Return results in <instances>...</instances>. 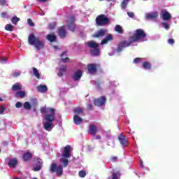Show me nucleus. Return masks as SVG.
<instances>
[{
	"label": "nucleus",
	"instance_id": "nucleus-1",
	"mask_svg": "<svg viewBox=\"0 0 179 179\" xmlns=\"http://www.w3.org/2000/svg\"><path fill=\"white\" fill-rule=\"evenodd\" d=\"M28 43L30 45H34L36 51L44 50L45 43L36 37L34 34H31L28 36Z\"/></svg>",
	"mask_w": 179,
	"mask_h": 179
},
{
	"label": "nucleus",
	"instance_id": "nucleus-2",
	"mask_svg": "<svg viewBox=\"0 0 179 179\" xmlns=\"http://www.w3.org/2000/svg\"><path fill=\"white\" fill-rule=\"evenodd\" d=\"M41 114H46L45 116L46 122H54L55 120V109L43 107L41 108ZM48 113H50V114H48Z\"/></svg>",
	"mask_w": 179,
	"mask_h": 179
},
{
	"label": "nucleus",
	"instance_id": "nucleus-3",
	"mask_svg": "<svg viewBox=\"0 0 179 179\" xmlns=\"http://www.w3.org/2000/svg\"><path fill=\"white\" fill-rule=\"evenodd\" d=\"M131 43H138L143 41V38H146V33L142 29H136L133 36H130Z\"/></svg>",
	"mask_w": 179,
	"mask_h": 179
},
{
	"label": "nucleus",
	"instance_id": "nucleus-4",
	"mask_svg": "<svg viewBox=\"0 0 179 179\" xmlns=\"http://www.w3.org/2000/svg\"><path fill=\"white\" fill-rule=\"evenodd\" d=\"M89 48H93L90 50V54L92 57H99L100 55V48H99V44L93 41L87 42Z\"/></svg>",
	"mask_w": 179,
	"mask_h": 179
},
{
	"label": "nucleus",
	"instance_id": "nucleus-5",
	"mask_svg": "<svg viewBox=\"0 0 179 179\" xmlns=\"http://www.w3.org/2000/svg\"><path fill=\"white\" fill-rule=\"evenodd\" d=\"M95 22L98 26H106L110 23V19L106 15L101 14L96 17Z\"/></svg>",
	"mask_w": 179,
	"mask_h": 179
},
{
	"label": "nucleus",
	"instance_id": "nucleus-6",
	"mask_svg": "<svg viewBox=\"0 0 179 179\" xmlns=\"http://www.w3.org/2000/svg\"><path fill=\"white\" fill-rule=\"evenodd\" d=\"M50 171L52 173H56L58 177H61L64 174V167L62 165H57L55 163L51 164Z\"/></svg>",
	"mask_w": 179,
	"mask_h": 179
},
{
	"label": "nucleus",
	"instance_id": "nucleus-7",
	"mask_svg": "<svg viewBox=\"0 0 179 179\" xmlns=\"http://www.w3.org/2000/svg\"><path fill=\"white\" fill-rule=\"evenodd\" d=\"M75 15H72L67 20V27L70 31H75L76 29V25L75 24Z\"/></svg>",
	"mask_w": 179,
	"mask_h": 179
},
{
	"label": "nucleus",
	"instance_id": "nucleus-8",
	"mask_svg": "<svg viewBox=\"0 0 179 179\" xmlns=\"http://www.w3.org/2000/svg\"><path fill=\"white\" fill-rule=\"evenodd\" d=\"M134 42H131V38H129V42L127 41H123L120 43L117 48L116 49L117 52H121L122 50L126 48V47H130L131 44H132Z\"/></svg>",
	"mask_w": 179,
	"mask_h": 179
},
{
	"label": "nucleus",
	"instance_id": "nucleus-9",
	"mask_svg": "<svg viewBox=\"0 0 179 179\" xmlns=\"http://www.w3.org/2000/svg\"><path fill=\"white\" fill-rule=\"evenodd\" d=\"M88 73L90 75H94L97 73V68H100V64H89L87 65Z\"/></svg>",
	"mask_w": 179,
	"mask_h": 179
},
{
	"label": "nucleus",
	"instance_id": "nucleus-10",
	"mask_svg": "<svg viewBox=\"0 0 179 179\" xmlns=\"http://www.w3.org/2000/svg\"><path fill=\"white\" fill-rule=\"evenodd\" d=\"M106 101H107L106 96H102L100 98L94 99L93 103L96 107H101L106 104Z\"/></svg>",
	"mask_w": 179,
	"mask_h": 179
},
{
	"label": "nucleus",
	"instance_id": "nucleus-11",
	"mask_svg": "<svg viewBox=\"0 0 179 179\" xmlns=\"http://www.w3.org/2000/svg\"><path fill=\"white\" fill-rule=\"evenodd\" d=\"M106 33H107V29H101L92 35L93 38H101V37H104L106 36Z\"/></svg>",
	"mask_w": 179,
	"mask_h": 179
},
{
	"label": "nucleus",
	"instance_id": "nucleus-12",
	"mask_svg": "<svg viewBox=\"0 0 179 179\" xmlns=\"http://www.w3.org/2000/svg\"><path fill=\"white\" fill-rule=\"evenodd\" d=\"M71 145H67L66 146H65L64 148V150H63V153H62V156L63 157H65L66 159H69V157H71Z\"/></svg>",
	"mask_w": 179,
	"mask_h": 179
},
{
	"label": "nucleus",
	"instance_id": "nucleus-13",
	"mask_svg": "<svg viewBox=\"0 0 179 179\" xmlns=\"http://www.w3.org/2000/svg\"><path fill=\"white\" fill-rule=\"evenodd\" d=\"M66 29L64 26H62L57 29V34L60 38H65L66 37Z\"/></svg>",
	"mask_w": 179,
	"mask_h": 179
},
{
	"label": "nucleus",
	"instance_id": "nucleus-14",
	"mask_svg": "<svg viewBox=\"0 0 179 179\" xmlns=\"http://www.w3.org/2000/svg\"><path fill=\"white\" fill-rule=\"evenodd\" d=\"M36 167H34V171H40L41 170V166L43 165V159L40 158H37L36 160L34 161Z\"/></svg>",
	"mask_w": 179,
	"mask_h": 179
},
{
	"label": "nucleus",
	"instance_id": "nucleus-15",
	"mask_svg": "<svg viewBox=\"0 0 179 179\" xmlns=\"http://www.w3.org/2000/svg\"><path fill=\"white\" fill-rule=\"evenodd\" d=\"M118 140L120 143L122 144V146H128V139L122 134H120V136H118Z\"/></svg>",
	"mask_w": 179,
	"mask_h": 179
},
{
	"label": "nucleus",
	"instance_id": "nucleus-16",
	"mask_svg": "<svg viewBox=\"0 0 179 179\" xmlns=\"http://www.w3.org/2000/svg\"><path fill=\"white\" fill-rule=\"evenodd\" d=\"M33 159V154L29 151H27L22 155V159L24 162H29Z\"/></svg>",
	"mask_w": 179,
	"mask_h": 179
},
{
	"label": "nucleus",
	"instance_id": "nucleus-17",
	"mask_svg": "<svg viewBox=\"0 0 179 179\" xmlns=\"http://www.w3.org/2000/svg\"><path fill=\"white\" fill-rule=\"evenodd\" d=\"M161 13H162V15L163 20H171V14H170V13H169L167 10H162L161 11Z\"/></svg>",
	"mask_w": 179,
	"mask_h": 179
},
{
	"label": "nucleus",
	"instance_id": "nucleus-18",
	"mask_svg": "<svg viewBox=\"0 0 179 179\" xmlns=\"http://www.w3.org/2000/svg\"><path fill=\"white\" fill-rule=\"evenodd\" d=\"M88 132L90 135H92V136H94L97 133V127H96L94 124L90 125V129Z\"/></svg>",
	"mask_w": 179,
	"mask_h": 179
},
{
	"label": "nucleus",
	"instance_id": "nucleus-19",
	"mask_svg": "<svg viewBox=\"0 0 179 179\" xmlns=\"http://www.w3.org/2000/svg\"><path fill=\"white\" fill-rule=\"evenodd\" d=\"M83 74H82V70H77L73 76V79L76 81L80 80Z\"/></svg>",
	"mask_w": 179,
	"mask_h": 179
},
{
	"label": "nucleus",
	"instance_id": "nucleus-20",
	"mask_svg": "<svg viewBox=\"0 0 179 179\" xmlns=\"http://www.w3.org/2000/svg\"><path fill=\"white\" fill-rule=\"evenodd\" d=\"M17 162H18L17 158H13L9 160L8 164L9 167H12L13 169H15V167L17 166Z\"/></svg>",
	"mask_w": 179,
	"mask_h": 179
},
{
	"label": "nucleus",
	"instance_id": "nucleus-21",
	"mask_svg": "<svg viewBox=\"0 0 179 179\" xmlns=\"http://www.w3.org/2000/svg\"><path fill=\"white\" fill-rule=\"evenodd\" d=\"M113 35L109 34L106 36L101 42V45H104V44H107L108 41H113Z\"/></svg>",
	"mask_w": 179,
	"mask_h": 179
},
{
	"label": "nucleus",
	"instance_id": "nucleus-22",
	"mask_svg": "<svg viewBox=\"0 0 179 179\" xmlns=\"http://www.w3.org/2000/svg\"><path fill=\"white\" fill-rule=\"evenodd\" d=\"M37 90L39 93H47L48 92V88L47 85H40L37 87Z\"/></svg>",
	"mask_w": 179,
	"mask_h": 179
},
{
	"label": "nucleus",
	"instance_id": "nucleus-23",
	"mask_svg": "<svg viewBox=\"0 0 179 179\" xmlns=\"http://www.w3.org/2000/svg\"><path fill=\"white\" fill-rule=\"evenodd\" d=\"M46 40L50 41V43H55V41H57V36H55V34H49L46 36Z\"/></svg>",
	"mask_w": 179,
	"mask_h": 179
},
{
	"label": "nucleus",
	"instance_id": "nucleus-24",
	"mask_svg": "<svg viewBox=\"0 0 179 179\" xmlns=\"http://www.w3.org/2000/svg\"><path fill=\"white\" fill-rule=\"evenodd\" d=\"M73 122L76 125H80V124H82L83 122V119H82V117H80L79 115H76L73 117Z\"/></svg>",
	"mask_w": 179,
	"mask_h": 179
},
{
	"label": "nucleus",
	"instance_id": "nucleus-25",
	"mask_svg": "<svg viewBox=\"0 0 179 179\" xmlns=\"http://www.w3.org/2000/svg\"><path fill=\"white\" fill-rule=\"evenodd\" d=\"M43 128L45 131H48V132L52 131V123L50 122H45Z\"/></svg>",
	"mask_w": 179,
	"mask_h": 179
},
{
	"label": "nucleus",
	"instance_id": "nucleus-26",
	"mask_svg": "<svg viewBox=\"0 0 179 179\" xmlns=\"http://www.w3.org/2000/svg\"><path fill=\"white\" fill-rule=\"evenodd\" d=\"M157 16V13H150L146 14V19H148V20H152L153 19H156Z\"/></svg>",
	"mask_w": 179,
	"mask_h": 179
},
{
	"label": "nucleus",
	"instance_id": "nucleus-27",
	"mask_svg": "<svg viewBox=\"0 0 179 179\" xmlns=\"http://www.w3.org/2000/svg\"><path fill=\"white\" fill-rule=\"evenodd\" d=\"M12 90L13 92L22 90V85L20 84V83H16L15 84L13 85Z\"/></svg>",
	"mask_w": 179,
	"mask_h": 179
},
{
	"label": "nucleus",
	"instance_id": "nucleus-28",
	"mask_svg": "<svg viewBox=\"0 0 179 179\" xmlns=\"http://www.w3.org/2000/svg\"><path fill=\"white\" fill-rule=\"evenodd\" d=\"M65 72H66V66H62L59 69V71L57 73V75L60 78H62V76H64V73H65Z\"/></svg>",
	"mask_w": 179,
	"mask_h": 179
},
{
	"label": "nucleus",
	"instance_id": "nucleus-29",
	"mask_svg": "<svg viewBox=\"0 0 179 179\" xmlns=\"http://www.w3.org/2000/svg\"><path fill=\"white\" fill-rule=\"evenodd\" d=\"M85 111V108H73V113H75V114H77V115H79L80 114H83Z\"/></svg>",
	"mask_w": 179,
	"mask_h": 179
},
{
	"label": "nucleus",
	"instance_id": "nucleus-30",
	"mask_svg": "<svg viewBox=\"0 0 179 179\" xmlns=\"http://www.w3.org/2000/svg\"><path fill=\"white\" fill-rule=\"evenodd\" d=\"M33 73L34 76L36 78V79H41V76H40V73L38 72V70L36 67L32 68Z\"/></svg>",
	"mask_w": 179,
	"mask_h": 179
},
{
	"label": "nucleus",
	"instance_id": "nucleus-31",
	"mask_svg": "<svg viewBox=\"0 0 179 179\" xmlns=\"http://www.w3.org/2000/svg\"><path fill=\"white\" fill-rule=\"evenodd\" d=\"M26 93H24L23 91L17 92L15 94V97H20V99H24Z\"/></svg>",
	"mask_w": 179,
	"mask_h": 179
},
{
	"label": "nucleus",
	"instance_id": "nucleus-32",
	"mask_svg": "<svg viewBox=\"0 0 179 179\" xmlns=\"http://www.w3.org/2000/svg\"><path fill=\"white\" fill-rule=\"evenodd\" d=\"M115 31H117L120 34H122V33H124V29H122V27L120 25H116L115 27Z\"/></svg>",
	"mask_w": 179,
	"mask_h": 179
},
{
	"label": "nucleus",
	"instance_id": "nucleus-33",
	"mask_svg": "<svg viewBox=\"0 0 179 179\" xmlns=\"http://www.w3.org/2000/svg\"><path fill=\"white\" fill-rule=\"evenodd\" d=\"M143 67L144 69H152V64L149 63L148 62H145L143 63Z\"/></svg>",
	"mask_w": 179,
	"mask_h": 179
},
{
	"label": "nucleus",
	"instance_id": "nucleus-34",
	"mask_svg": "<svg viewBox=\"0 0 179 179\" xmlns=\"http://www.w3.org/2000/svg\"><path fill=\"white\" fill-rule=\"evenodd\" d=\"M60 163H63L64 167H66L69 164V161L66 158H61Z\"/></svg>",
	"mask_w": 179,
	"mask_h": 179
},
{
	"label": "nucleus",
	"instance_id": "nucleus-35",
	"mask_svg": "<svg viewBox=\"0 0 179 179\" xmlns=\"http://www.w3.org/2000/svg\"><path fill=\"white\" fill-rule=\"evenodd\" d=\"M24 108L25 110H31V105L28 101L24 103Z\"/></svg>",
	"mask_w": 179,
	"mask_h": 179
},
{
	"label": "nucleus",
	"instance_id": "nucleus-36",
	"mask_svg": "<svg viewBox=\"0 0 179 179\" xmlns=\"http://www.w3.org/2000/svg\"><path fill=\"white\" fill-rule=\"evenodd\" d=\"M5 29L8 31H12L13 30V26L10 24H8L7 25H6Z\"/></svg>",
	"mask_w": 179,
	"mask_h": 179
},
{
	"label": "nucleus",
	"instance_id": "nucleus-37",
	"mask_svg": "<svg viewBox=\"0 0 179 179\" xmlns=\"http://www.w3.org/2000/svg\"><path fill=\"white\" fill-rule=\"evenodd\" d=\"M143 60V58L141 57H136L133 60L134 64H140V62H142Z\"/></svg>",
	"mask_w": 179,
	"mask_h": 179
},
{
	"label": "nucleus",
	"instance_id": "nucleus-38",
	"mask_svg": "<svg viewBox=\"0 0 179 179\" xmlns=\"http://www.w3.org/2000/svg\"><path fill=\"white\" fill-rule=\"evenodd\" d=\"M101 81H100V80H98L94 82V85L95 86L97 87V89H101Z\"/></svg>",
	"mask_w": 179,
	"mask_h": 179
},
{
	"label": "nucleus",
	"instance_id": "nucleus-39",
	"mask_svg": "<svg viewBox=\"0 0 179 179\" xmlns=\"http://www.w3.org/2000/svg\"><path fill=\"white\" fill-rule=\"evenodd\" d=\"M20 20V18L17 17H14L12 19V23L13 24H17V22Z\"/></svg>",
	"mask_w": 179,
	"mask_h": 179
},
{
	"label": "nucleus",
	"instance_id": "nucleus-40",
	"mask_svg": "<svg viewBox=\"0 0 179 179\" xmlns=\"http://www.w3.org/2000/svg\"><path fill=\"white\" fill-rule=\"evenodd\" d=\"M78 174L79 177H80L81 178H85V177H86V171H80Z\"/></svg>",
	"mask_w": 179,
	"mask_h": 179
},
{
	"label": "nucleus",
	"instance_id": "nucleus-41",
	"mask_svg": "<svg viewBox=\"0 0 179 179\" xmlns=\"http://www.w3.org/2000/svg\"><path fill=\"white\" fill-rule=\"evenodd\" d=\"M128 2H129V0H123L122 2V8H127V5H128Z\"/></svg>",
	"mask_w": 179,
	"mask_h": 179
},
{
	"label": "nucleus",
	"instance_id": "nucleus-42",
	"mask_svg": "<svg viewBox=\"0 0 179 179\" xmlns=\"http://www.w3.org/2000/svg\"><path fill=\"white\" fill-rule=\"evenodd\" d=\"M27 22H28V24L31 26V27H34V22H33V20H31V19L29 18L27 20Z\"/></svg>",
	"mask_w": 179,
	"mask_h": 179
},
{
	"label": "nucleus",
	"instance_id": "nucleus-43",
	"mask_svg": "<svg viewBox=\"0 0 179 179\" xmlns=\"http://www.w3.org/2000/svg\"><path fill=\"white\" fill-rule=\"evenodd\" d=\"M162 26L166 29V30H169V29H170V25H169L167 22H162Z\"/></svg>",
	"mask_w": 179,
	"mask_h": 179
},
{
	"label": "nucleus",
	"instance_id": "nucleus-44",
	"mask_svg": "<svg viewBox=\"0 0 179 179\" xmlns=\"http://www.w3.org/2000/svg\"><path fill=\"white\" fill-rule=\"evenodd\" d=\"M1 16L3 19H8V13L6 12L1 13Z\"/></svg>",
	"mask_w": 179,
	"mask_h": 179
},
{
	"label": "nucleus",
	"instance_id": "nucleus-45",
	"mask_svg": "<svg viewBox=\"0 0 179 179\" xmlns=\"http://www.w3.org/2000/svg\"><path fill=\"white\" fill-rule=\"evenodd\" d=\"M6 61H8V57H1L0 58V62H1V64H5V62H6Z\"/></svg>",
	"mask_w": 179,
	"mask_h": 179
},
{
	"label": "nucleus",
	"instance_id": "nucleus-46",
	"mask_svg": "<svg viewBox=\"0 0 179 179\" xmlns=\"http://www.w3.org/2000/svg\"><path fill=\"white\" fill-rule=\"evenodd\" d=\"M118 172L113 173L112 175V179H118Z\"/></svg>",
	"mask_w": 179,
	"mask_h": 179
},
{
	"label": "nucleus",
	"instance_id": "nucleus-47",
	"mask_svg": "<svg viewBox=\"0 0 179 179\" xmlns=\"http://www.w3.org/2000/svg\"><path fill=\"white\" fill-rule=\"evenodd\" d=\"M127 15L129 16V17H131V19H134L135 14L132 12H128Z\"/></svg>",
	"mask_w": 179,
	"mask_h": 179
},
{
	"label": "nucleus",
	"instance_id": "nucleus-48",
	"mask_svg": "<svg viewBox=\"0 0 179 179\" xmlns=\"http://www.w3.org/2000/svg\"><path fill=\"white\" fill-rule=\"evenodd\" d=\"M48 28L50 29V30H52L53 29H55V24H48Z\"/></svg>",
	"mask_w": 179,
	"mask_h": 179
},
{
	"label": "nucleus",
	"instance_id": "nucleus-49",
	"mask_svg": "<svg viewBox=\"0 0 179 179\" xmlns=\"http://www.w3.org/2000/svg\"><path fill=\"white\" fill-rule=\"evenodd\" d=\"M22 106V104L21 102H17V103H15V107H16V108H21Z\"/></svg>",
	"mask_w": 179,
	"mask_h": 179
},
{
	"label": "nucleus",
	"instance_id": "nucleus-50",
	"mask_svg": "<svg viewBox=\"0 0 179 179\" xmlns=\"http://www.w3.org/2000/svg\"><path fill=\"white\" fill-rule=\"evenodd\" d=\"M168 43H169V44H171V45H173V44H174V43H175V41L173 38H169L168 40Z\"/></svg>",
	"mask_w": 179,
	"mask_h": 179
},
{
	"label": "nucleus",
	"instance_id": "nucleus-51",
	"mask_svg": "<svg viewBox=\"0 0 179 179\" xmlns=\"http://www.w3.org/2000/svg\"><path fill=\"white\" fill-rule=\"evenodd\" d=\"M62 62H68L69 61V57L61 58Z\"/></svg>",
	"mask_w": 179,
	"mask_h": 179
},
{
	"label": "nucleus",
	"instance_id": "nucleus-52",
	"mask_svg": "<svg viewBox=\"0 0 179 179\" xmlns=\"http://www.w3.org/2000/svg\"><path fill=\"white\" fill-rule=\"evenodd\" d=\"M13 78H17V76H20V73L15 72L13 74Z\"/></svg>",
	"mask_w": 179,
	"mask_h": 179
},
{
	"label": "nucleus",
	"instance_id": "nucleus-53",
	"mask_svg": "<svg viewBox=\"0 0 179 179\" xmlns=\"http://www.w3.org/2000/svg\"><path fill=\"white\" fill-rule=\"evenodd\" d=\"M6 4V0H0V5L3 6Z\"/></svg>",
	"mask_w": 179,
	"mask_h": 179
},
{
	"label": "nucleus",
	"instance_id": "nucleus-54",
	"mask_svg": "<svg viewBox=\"0 0 179 179\" xmlns=\"http://www.w3.org/2000/svg\"><path fill=\"white\" fill-rule=\"evenodd\" d=\"M3 111H5V108L3 106L0 107V114H3Z\"/></svg>",
	"mask_w": 179,
	"mask_h": 179
},
{
	"label": "nucleus",
	"instance_id": "nucleus-55",
	"mask_svg": "<svg viewBox=\"0 0 179 179\" xmlns=\"http://www.w3.org/2000/svg\"><path fill=\"white\" fill-rule=\"evenodd\" d=\"M87 108H88V110H93V105L88 104L87 105Z\"/></svg>",
	"mask_w": 179,
	"mask_h": 179
},
{
	"label": "nucleus",
	"instance_id": "nucleus-56",
	"mask_svg": "<svg viewBox=\"0 0 179 179\" xmlns=\"http://www.w3.org/2000/svg\"><path fill=\"white\" fill-rule=\"evenodd\" d=\"M118 158L117 157H113L112 158H111V160H112V162H117V159Z\"/></svg>",
	"mask_w": 179,
	"mask_h": 179
},
{
	"label": "nucleus",
	"instance_id": "nucleus-57",
	"mask_svg": "<svg viewBox=\"0 0 179 179\" xmlns=\"http://www.w3.org/2000/svg\"><path fill=\"white\" fill-rule=\"evenodd\" d=\"M64 55L66 56V52H63L62 54L60 55V57H62Z\"/></svg>",
	"mask_w": 179,
	"mask_h": 179
},
{
	"label": "nucleus",
	"instance_id": "nucleus-58",
	"mask_svg": "<svg viewBox=\"0 0 179 179\" xmlns=\"http://www.w3.org/2000/svg\"><path fill=\"white\" fill-rule=\"evenodd\" d=\"M96 140L101 139V136L100 135L96 136Z\"/></svg>",
	"mask_w": 179,
	"mask_h": 179
},
{
	"label": "nucleus",
	"instance_id": "nucleus-59",
	"mask_svg": "<svg viewBox=\"0 0 179 179\" xmlns=\"http://www.w3.org/2000/svg\"><path fill=\"white\" fill-rule=\"evenodd\" d=\"M48 0H39V2H47Z\"/></svg>",
	"mask_w": 179,
	"mask_h": 179
},
{
	"label": "nucleus",
	"instance_id": "nucleus-60",
	"mask_svg": "<svg viewBox=\"0 0 179 179\" xmlns=\"http://www.w3.org/2000/svg\"><path fill=\"white\" fill-rule=\"evenodd\" d=\"M141 167H143V162H141Z\"/></svg>",
	"mask_w": 179,
	"mask_h": 179
},
{
	"label": "nucleus",
	"instance_id": "nucleus-61",
	"mask_svg": "<svg viewBox=\"0 0 179 179\" xmlns=\"http://www.w3.org/2000/svg\"><path fill=\"white\" fill-rule=\"evenodd\" d=\"M106 1H108V2H110V1H111V0H106Z\"/></svg>",
	"mask_w": 179,
	"mask_h": 179
},
{
	"label": "nucleus",
	"instance_id": "nucleus-62",
	"mask_svg": "<svg viewBox=\"0 0 179 179\" xmlns=\"http://www.w3.org/2000/svg\"><path fill=\"white\" fill-rule=\"evenodd\" d=\"M0 101H2V99H0Z\"/></svg>",
	"mask_w": 179,
	"mask_h": 179
},
{
	"label": "nucleus",
	"instance_id": "nucleus-63",
	"mask_svg": "<svg viewBox=\"0 0 179 179\" xmlns=\"http://www.w3.org/2000/svg\"><path fill=\"white\" fill-rule=\"evenodd\" d=\"M99 1H103V0H99Z\"/></svg>",
	"mask_w": 179,
	"mask_h": 179
}]
</instances>
